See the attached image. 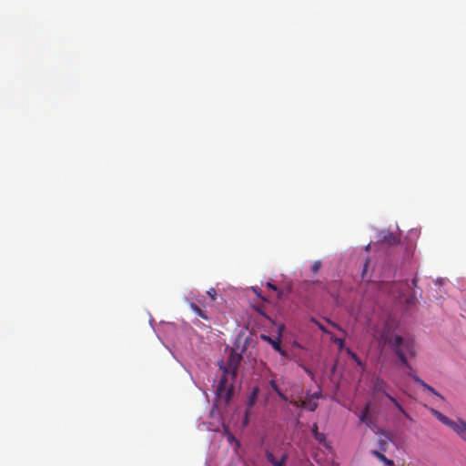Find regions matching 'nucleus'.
I'll list each match as a JSON object with an SVG mask.
<instances>
[{
  "mask_svg": "<svg viewBox=\"0 0 466 466\" xmlns=\"http://www.w3.org/2000/svg\"><path fill=\"white\" fill-rule=\"evenodd\" d=\"M385 343L389 345L390 349L395 352L396 356L400 358V363L410 370V366L406 360L407 357H416V347H414V340L410 338H403L400 335H394L385 339Z\"/></svg>",
  "mask_w": 466,
  "mask_h": 466,
  "instance_id": "1",
  "label": "nucleus"
},
{
  "mask_svg": "<svg viewBox=\"0 0 466 466\" xmlns=\"http://www.w3.org/2000/svg\"><path fill=\"white\" fill-rule=\"evenodd\" d=\"M240 360H242V357L236 351L231 350L230 355L227 358V366L224 368V375H222L221 380L218 382V395L225 396L227 400L231 398L232 391L231 387L227 385V374H230L231 377L236 378Z\"/></svg>",
  "mask_w": 466,
  "mask_h": 466,
  "instance_id": "2",
  "label": "nucleus"
},
{
  "mask_svg": "<svg viewBox=\"0 0 466 466\" xmlns=\"http://www.w3.org/2000/svg\"><path fill=\"white\" fill-rule=\"evenodd\" d=\"M431 413L435 415V418L441 421V423L448 426L451 430L458 434L459 438L464 440L466 442V423L463 420H459L458 421H453L450 418L444 416L441 412L437 410H431Z\"/></svg>",
  "mask_w": 466,
  "mask_h": 466,
  "instance_id": "3",
  "label": "nucleus"
},
{
  "mask_svg": "<svg viewBox=\"0 0 466 466\" xmlns=\"http://www.w3.org/2000/svg\"><path fill=\"white\" fill-rule=\"evenodd\" d=\"M386 384L383 380H381L380 377L375 379V382H373V394L377 393H384L385 397L389 399L391 403L395 404L396 409L400 410V413L404 414L405 417L408 418V414L405 412V410L401 408L400 404L396 400V399L390 394L386 393L385 391Z\"/></svg>",
  "mask_w": 466,
  "mask_h": 466,
  "instance_id": "4",
  "label": "nucleus"
},
{
  "mask_svg": "<svg viewBox=\"0 0 466 466\" xmlns=\"http://www.w3.org/2000/svg\"><path fill=\"white\" fill-rule=\"evenodd\" d=\"M261 339H262V341H265V342L270 344L271 348H273V350L279 352V354H281V356H283V357L287 356V352L285 350H283L282 348L280 347V339H274L270 338L268 335H261Z\"/></svg>",
  "mask_w": 466,
  "mask_h": 466,
  "instance_id": "5",
  "label": "nucleus"
},
{
  "mask_svg": "<svg viewBox=\"0 0 466 466\" xmlns=\"http://www.w3.org/2000/svg\"><path fill=\"white\" fill-rule=\"evenodd\" d=\"M380 242L388 244L389 246H395L399 243V239L392 233L382 231L380 234Z\"/></svg>",
  "mask_w": 466,
  "mask_h": 466,
  "instance_id": "6",
  "label": "nucleus"
},
{
  "mask_svg": "<svg viewBox=\"0 0 466 466\" xmlns=\"http://www.w3.org/2000/svg\"><path fill=\"white\" fill-rule=\"evenodd\" d=\"M410 376H411V378H413V380H415V382L418 383V385H420V387H422L425 390H427V391H429L430 393H432L433 395L437 396L439 399H443V397H441V395L439 394V392L436 391V390L434 388H432L431 386L426 384L425 381L420 380V377H418V376H416L414 374H410Z\"/></svg>",
  "mask_w": 466,
  "mask_h": 466,
  "instance_id": "7",
  "label": "nucleus"
},
{
  "mask_svg": "<svg viewBox=\"0 0 466 466\" xmlns=\"http://www.w3.org/2000/svg\"><path fill=\"white\" fill-rule=\"evenodd\" d=\"M188 308L192 309L193 313L197 314L198 317L201 318L203 320H208V316L205 311L198 306V304L193 302H188Z\"/></svg>",
  "mask_w": 466,
  "mask_h": 466,
  "instance_id": "8",
  "label": "nucleus"
},
{
  "mask_svg": "<svg viewBox=\"0 0 466 466\" xmlns=\"http://www.w3.org/2000/svg\"><path fill=\"white\" fill-rule=\"evenodd\" d=\"M370 403L367 402L366 407H364V410H362V412H360V423L370 425Z\"/></svg>",
  "mask_w": 466,
  "mask_h": 466,
  "instance_id": "9",
  "label": "nucleus"
},
{
  "mask_svg": "<svg viewBox=\"0 0 466 466\" xmlns=\"http://www.w3.org/2000/svg\"><path fill=\"white\" fill-rule=\"evenodd\" d=\"M300 408L314 411L317 409V400H300Z\"/></svg>",
  "mask_w": 466,
  "mask_h": 466,
  "instance_id": "10",
  "label": "nucleus"
},
{
  "mask_svg": "<svg viewBox=\"0 0 466 466\" xmlns=\"http://www.w3.org/2000/svg\"><path fill=\"white\" fill-rule=\"evenodd\" d=\"M371 454L376 457V459L380 460V461L384 462L387 466H394V462L392 461L387 459L385 455L382 453L377 451H371Z\"/></svg>",
  "mask_w": 466,
  "mask_h": 466,
  "instance_id": "11",
  "label": "nucleus"
},
{
  "mask_svg": "<svg viewBox=\"0 0 466 466\" xmlns=\"http://www.w3.org/2000/svg\"><path fill=\"white\" fill-rule=\"evenodd\" d=\"M268 384H270L271 390L277 392V395L279 396V398H281L282 400H288L287 395L283 394L280 389H279L275 380H271L270 382H268Z\"/></svg>",
  "mask_w": 466,
  "mask_h": 466,
  "instance_id": "12",
  "label": "nucleus"
},
{
  "mask_svg": "<svg viewBox=\"0 0 466 466\" xmlns=\"http://www.w3.org/2000/svg\"><path fill=\"white\" fill-rule=\"evenodd\" d=\"M316 441L319 442V444H325V435L322 432H316L315 435Z\"/></svg>",
  "mask_w": 466,
  "mask_h": 466,
  "instance_id": "13",
  "label": "nucleus"
},
{
  "mask_svg": "<svg viewBox=\"0 0 466 466\" xmlns=\"http://www.w3.org/2000/svg\"><path fill=\"white\" fill-rule=\"evenodd\" d=\"M208 296L210 298L211 301H215L216 298L218 297V293L216 292L215 289L210 288L208 290Z\"/></svg>",
  "mask_w": 466,
  "mask_h": 466,
  "instance_id": "14",
  "label": "nucleus"
},
{
  "mask_svg": "<svg viewBox=\"0 0 466 466\" xmlns=\"http://www.w3.org/2000/svg\"><path fill=\"white\" fill-rule=\"evenodd\" d=\"M266 459H267V461L270 462V463H275V462H279V460H277L274 455H272V453L270 451H267L266 452Z\"/></svg>",
  "mask_w": 466,
  "mask_h": 466,
  "instance_id": "15",
  "label": "nucleus"
},
{
  "mask_svg": "<svg viewBox=\"0 0 466 466\" xmlns=\"http://www.w3.org/2000/svg\"><path fill=\"white\" fill-rule=\"evenodd\" d=\"M266 459H267V461L270 462V463H275V462H279V460H277L274 455H272V453L270 451H267L266 452Z\"/></svg>",
  "mask_w": 466,
  "mask_h": 466,
  "instance_id": "16",
  "label": "nucleus"
},
{
  "mask_svg": "<svg viewBox=\"0 0 466 466\" xmlns=\"http://www.w3.org/2000/svg\"><path fill=\"white\" fill-rule=\"evenodd\" d=\"M320 261L316 260L315 263H313V266H311V272H313V274H317V272H319V269H320Z\"/></svg>",
  "mask_w": 466,
  "mask_h": 466,
  "instance_id": "17",
  "label": "nucleus"
},
{
  "mask_svg": "<svg viewBox=\"0 0 466 466\" xmlns=\"http://www.w3.org/2000/svg\"><path fill=\"white\" fill-rule=\"evenodd\" d=\"M287 461V455H282L281 459H279V462H270L273 466H285V461Z\"/></svg>",
  "mask_w": 466,
  "mask_h": 466,
  "instance_id": "18",
  "label": "nucleus"
},
{
  "mask_svg": "<svg viewBox=\"0 0 466 466\" xmlns=\"http://www.w3.org/2000/svg\"><path fill=\"white\" fill-rule=\"evenodd\" d=\"M256 395H258V389H255V390L251 392L250 399H248V407H251L254 400H256Z\"/></svg>",
  "mask_w": 466,
  "mask_h": 466,
  "instance_id": "19",
  "label": "nucleus"
},
{
  "mask_svg": "<svg viewBox=\"0 0 466 466\" xmlns=\"http://www.w3.org/2000/svg\"><path fill=\"white\" fill-rule=\"evenodd\" d=\"M349 353H350V357H351V359H353V360H355L356 365H358V366H361L360 359H359V357H357L356 353H354V352H352V351H350V352H349Z\"/></svg>",
  "mask_w": 466,
  "mask_h": 466,
  "instance_id": "20",
  "label": "nucleus"
},
{
  "mask_svg": "<svg viewBox=\"0 0 466 466\" xmlns=\"http://www.w3.org/2000/svg\"><path fill=\"white\" fill-rule=\"evenodd\" d=\"M319 398H320V392H315V393L311 394L310 396L307 397L306 400H319Z\"/></svg>",
  "mask_w": 466,
  "mask_h": 466,
  "instance_id": "21",
  "label": "nucleus"
},
{
  "mask_svg": "<svg viewBox=\"0 0 466 466\" xmlns=\"http://www.w3.org/2000/svg\"><path fill=\"white\" fill-rule=\"evenodd\" d=\"M267 288L272 289L273 291H278V288H276V286L270 282L267 283Z\"/></svg>",
  "mask_w": 466,
  "mask_h": 466,
  "instance_id": "22",
  "label": "nucleus"
},
{
  "mask_svg": "<svg viewBox=\"0 0 466 466\" xmlns=\"http://www.w3.org/2000/svg\"><path fill=\"white\" fill-rule=\"evenodd\" d=\"M291 404H293V406H295L297 408H300V400L299 401L293 400V401H291Z\"/></svg>",
  "mask_w": 466,
  "mask_h": 466,
  "instance_id": "23",
  "label": "nucleus"
},
{
  "mask_svg": "<svg viewBox=\"0 0 466 466\" xmlns=\"http://www.w3.org/2000/svg\"><path fill=\"white\" fill-rule=\"evenodd\" d=\"M311 432H313V434L315 433H319V431H317V426H313V430H311Z\"/></svg>",
  "mask_w": 466,
  "mask_h": 466,
  "instance_id": "24",
  "label": "nucleus"
},
{
  "mask_svg": "<svg viewBox=\"0 0 466 466\" xmlns=\"http://www.w3.org/2000/svg\"><path fill=\"white\" fill-rule=\"evenodd\" d=\"M304 370H306L307 374H309L310 376H312V373L309 370H308L307 368H304Z\"/></svg>",
  "mask_w": 466,
  "mask_h": 466,
  "instance_id": "25",
  "label": "nucleus"
},
{
  "mask_svg": "<svg viewBox=\"0 0 466 466\" xmlns=\"http://www.w3.org/2000/svg\"><path fill=\"white\" fill-rule=\"evenodd\" d=\"M253 292L257 293V295L260 297V294H258V291L257 288H253Z\"/></svg>",
  "mask_w": 466,
  "mask_h": 466,
  "instance_id": "26",
  "label": "nucleus"
},
{
  "mask_svg": "<svg viewBox=\"0 0 466 466\" xmlns=\"http://www.w3.org/2000/svg\"><path fill=\"white\" fill-rule=\"evenodd\" d=\"M338 343L341 344V339H338Z\"/></svg>",
  "mask_w": 466,
  "mask_h": 466,
  "instance_id": "27",
  "label": "nucleus"
}]
</instances>
